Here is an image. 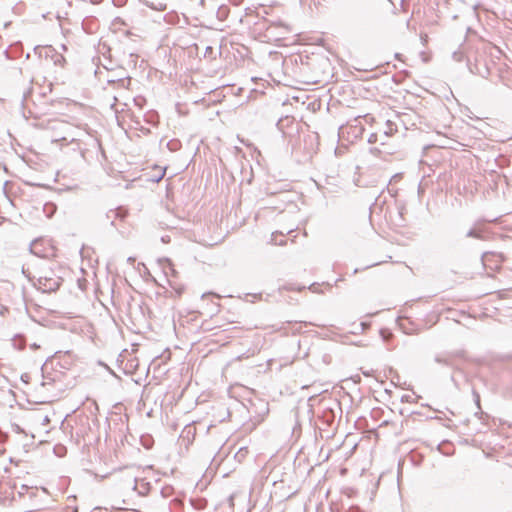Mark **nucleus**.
<instances>
[{
    "mask_svg": "<svg viewBox=\"0 0 512 512\" xmlns=\"http://www.w3.org/2000/svg\"><path fill=\"white\" fill-rule=\"evenodd\" d=\"M504 258L501 254L487 252L483 255L482 262L488 274L498 272L502 266Z\"/></svg>",
    "mask_w": 512,
    "mask_h": 512,
    "instance_id": "nucleus-1",
    "label": "nucleus"
},
{
    "mask_svg": "<svg viewBox=\"0 0 512 512\" xmlns=\"http://www.w3.org/2000/svg\"><path fill=\"white\" fill-rule=\"evenodd\" d=\"M39 289L43 292H52L59 288V277L53 272L49 276H40L38 279Z\"/></svg>",
    "mask_w": 512,
    "mask_h": 512,
    "instance_id": "nucleus-2",
    "label": "nucleus"
},
{
    "mask_svg": "<svg viewBox=\"0 0 512 512\" xmlns=\"http://www.w3.org/2000/svg\"><path fill=\"white\" fill-rule=\"evenodd\" d=\"M153 170L155 171V174L153 175V180L160 181L165 175V168L155 166Z\"/></svg>",
    "mask_w": 512,
    "mask_h": 512,
    "instance_id": "nucleus-3",
    "label": "nucleus"
},
{
    "mask_svg": "<svg viewBox=\"0 0 512 512\" xmlns=\"http://www.w3.org/2000/svg\"><path fill=\"white\" fill-rule=\"evenodd\" d=\"M38 243H39V241H38V240H37V241H34V247H35V246H37V245H38ZM34 254H36V251H35V250H34Z\"/></svg>",
    "mask_w": 512,
    "mask_h": 512,
    "instance_id": "nucleus-4",
    "label": "nucleus"
}]
</instances>
